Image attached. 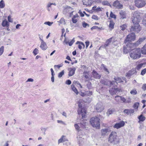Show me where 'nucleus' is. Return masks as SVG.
I'll return each mask as SVG.
<instances>
[{"mask_svg": "<svg viewBox=\"0 0 146 146\" xmlns=\"http://www.w3.org/2000/svg\"><path fill=\"white\" fill-rule=\"evenodd\" d=\"M101 66L103 68V69L107 72V74H109V72L108 69L106 67V66L104 64H102Z\"/></svg>", "mask_w": 146, "mask_h": 146, "instance_id": "nucleus-37", "label": "nucleus"}, {"mask_svg": "<svg viewBox=\"0 0 146 146\" xmlns=\"http://www.w3.org/2000/svg\"><path fill=\"white\" fill-rule=\"evenodd\" d=\"M40 47L43 50H46L47 48L46 43L43 40H42Z\"/></svg>", "mask_w": 146, "mask_h": 146, "instance_id": "nucleus-17", "label": "nucleus"}, {"mask_svg": "<svg viewBox=\"0 0 146 146\" xmlns=\"http://www.w3.org/2000/svg\"><path fill=\"white\" fill-rule=\"evenodd\" d=\"M111 42V40H108L106 42L105 44L104 45L102 46L101 47L104 48H106L108 46Z\"/></svg>", "mask_w": 146, "mask_h": 146, "instance_id": "nucleus-27", "label": "nucleus"}, {"mask_svg": "<svg viewBox=\"0 0 146 146\" xmlns=\"http://www.w3.org/2000/svg\"><path fill=\"white\" fill-rule=\"evenodd\" d=\"M65 137L64 136H62V137L58 140V143L59 144L63 142V137Z\"/></svg>", "mask_w": 146, "mask_h": 146, "instance_id": "nucleus-50", "label": "nucleus"}, {"mask_svg": "<svg viewBox=\"0 0 146 146\" xmlns=\"http://www.w3.org/2000/svg\"><path fill=\"white\" fill-rule=\"evenodd\" d=\"M95 108L98 112H101L104 109V107L101 103L97 104L95 106Z\"/></svg>", "mask_w": 146, "mask_h": 146, "instance_id": "nucleus-8", "label": "nucleus"}, {"mask_svg": "<svg viewBox=\"0 0 146 146\" xmlns=\"http://www.w3.org/2000/svg\"><path fill=\"white\" fill-rule=\"evenodd\" d=\"M93 77L96 79H99L101 76L95 70H93L92 72Z\"/></svg>", "mask_w": 146, "mask_h": 146, "instance_id": "nucleus-18", "label": "nucleus"}, {"mask_svg": "<svg viewBox=\"0 0 146 146\" xmlns=\"http://www.w3.org/2000/svg\"><path fill=\"white\" fill-rule=\"evenodd\" d=\"M91 29H100V27H98V26H94L93 27H92L91 28Z\"/></svg>", "mask_w": 146, "mask_h": 146, "instance_id": "nucleus-57", "label": "nucleus"}, {"mask_svg": "<svg viewBox=\"0 0 146 146\" xmlns=\"http://www.w3.org/2000/svg\"><path fill=\"white\" fill-rule=\"evenodd\" d=\"M123 52L125 54L127 53L128 52V51L127 49L124 47L123 48Z\"/></svg>", "mask_w": 146, "mask_h": 146, "instance_id": "nucleus-61", "label": "nucleus"}, {"mask_svg": "<svg viewBox=\"0 0 146 146\" xmlns=\"http://www.w3.org/2000/svg\"><path fill=\"white\" fill-rule=\"evenodd\" d=\"M92 18L93 19L96 20H98V17L96 15H93L92 17Z\"/></svg>", "mask_w": 146, "mask_h": 146, "instance_id": "nucleus-51", "label": "nucleus"}, {"mask_svg": "<svg viewBox=\"0 0 146 146\" xmlns=\"http://www.w3.org/2000/svg\"><path fill=\"white\" fill-rule=\"evenodd\" d=\"M111 131V130L110 128H105L102 129L101 131V135L104 136L106 135Z\"/></svg>", "mask_w": 146, "mask_h": 146, "instance_id": "nucleus-9", "label": "nucleus"}, {"mask_svg": "<svg viewBox=\"0 0 146 146\" xmlns=\"http://www.w3.org/2000/svg\"><path fill=\"white\" fill-rule=\"evenodd\" d=\"M74 42V39H72L69 42H68L69 45L70 46H71L72 45L73 43Z\"/></svg>", "mask_w": 146, "mask_h": 146, "instance_id": "nucleus-55", "label": "nucleus"}, {"mask_svg": "<svg viewBox=\"0 0 146 146\" xmlns=\"http://www.w3.org/2000/svg\"><path fill=\"white\" fill-rule=\"evenodd\" d=\"M71 88L72 90L76 94H78L79 92L78 91L77 89L74 86V85H72L71 86Z\"/></svg>", "mask_w": 146, "mask_h": 146, "instance_id": "nucleus-31", "label": "nucleus"}, {"mask_svg": "<svg viewBox=\"0 0 146 146\" xmlns=\"http://www.w3.org/2000/svg\"><path fill=\"white\" fill-rule=\"evenodd\" d=\"M115 111V110L114 109H110L108 110L107 114L108 116H109L110 114H112Z\"/></svg>", "mask_w": 146, "mask_h": 146, "instance_id": "nucleus-28", "label": "nucleus"}, {"mask_svg": "<svg viewBox=\"0 0 146 146\" xmlns=\"http://www.w3.org/2000/svg\"><path fill=\"white\" fill-rule=\"evenodd\" d=\"M130 93L132 94L136 95L137 93V92L136 89H134L131 91Z\"/></svg>", "mask_w": 146, "mask_h": 146, "instance_id": "nucleus-40", "label": "nucleus"}, {"mask_svg": "<svg viewBox=\"0 0 146 146\" xmlns=\"http://www.w3.org/2000/svg\"><path fill=\"white\" fill-rule=\"evenodd\" d=\"M139 104L138 102H136L133 105V107L135 109V111H137L138 107Z\"/></svg>", "mask_w": 146, "mask_h": 146, "instance_id": "nucleus-34", "label": "nucleus"}, {"mask_svg": "<svg viewBox=\"0 0 146 146\" xmlns=\"http://www.w3.org/2000/svg\"><path fill=\"white\" fill-rule=\"evenodd\" d=\"M119 14L121 19H124L126 18V13L125 11L121 10L119 12Z\"/></svg>", "mask_w": 146, "mask_h": 146, "instance_id": "nucleus-21", "label": "nucleus"}, {"mask_svg": "<svg viewBox=\"0 0 146 146\" xmlns=\"http://www.w3.org/2000/svg\"><path fill=\"white\" fill-rule=\"evenodd\" d=\"M125 123L123 121H121L119 123H116L113 126V127L118 129L124 126Z\"/></svg>", "mask_w": 146, "mask_h": 146, "instance_id": "nucleus-10", "label": "nucleus"}, {"mask_svg": "<svg viewBox=\"0 0 146 146\" xmlns=\"http://www.w3.org/2000/svg\"><path fill=\"white\" fill-rule=\"evenodd\" d=\"M71 83V81L70 80H68L66 82V83L68 85H70Z\"/></svg>", "mask_w": 146, "mask_h": 146, "instance_id": "nucleus-60", "label": "nucleus"}, {"mask_svg": "<svg viewBox=\"0 0 146 146\" xmlns=\"http://www.w3.org/2000/svg\"><path fill=\"white\" fill-rule=\"evenodd\" d=\"M142 88L144 91L146 90V84H144L143 85Z\"/></svg>", "mask_w": 146, "mask_h": 146, "instance_id": "nucleus-58", "label": "nucleus"}, {"mask_svg": "<svg viewBox=\"0 0 146 146\" xmlns=\"http://www.w3.org/2000/svg\"><path fill=\"white\" fill-rule=\"evenodd\" d=\"M38 50L36 48H35L33 52V54L35 55H36V54H38Z\"/></svg>", "mask_w": 146, "mask_h": 146, "instance_id": "nucleus-45", "label": "nucleus"}, {"mask_svg": "<svg viewBox=\"0 0 146 146\" xmlns=\"http://www.w3.org/2000/svg\"><path fill=\"white\" fill-rule=\"evenodd\" d=\"M109 141L114 144H116L118 142V139H117V133L116 132L112 131L109 135Z\"/></svg>", "mask_w": 146, "mask_h": 146, "instance_id": "nucleus-4", "label": "nucleus"}, {"mask_svg": "<svg viewBox=\"0 0 146 146\" xmlns=\"http://www.w3.org/2000/svg\"><path fill=\"white\" fill-rule=\"evenodd\" d=\"M77 138L79 144H80L81 143V142L82 141L83 138H82V137H80L79 135L77 136Z\"/></svg>", "mask_w": 146, "mask_h": 146, "instance_id": "nucleus-35", "label": "nucleus"}, {"mask_svg": "<svg viewBox=\"0 0 146 146\" xmlns=\"http://www.w3.org/2000/svg\"><path fill=\"white\" fill-rule=\"evenodd\" d=\"M53 22H50L49 21L46 22H44V24L45 25H48L49 26H51L52 24H53Z\"/></svg>", "mask_w": 146, "mask_h": 146, "instance_id": "nucleus-46", "label": "nucleus"}, {"mask_svg": "<svg viewBox=\"0 0 146 146\" xmlns=\"http://www.w3.org/2000/svg\"><path fill=\"white\" fill-rule=\"evenodd\" d=\"M146 72V68L143 69L141 72V75H143L145 74Z\"/></svg>", "mask_w": 146, "mask_h": 146, "instance_id": "nucleus-52", "label": "nucleus"}, {"mask_svg": "<svg viewBox=\"0 0 146 146\" xmlns=\"http://www.w3.org/2000/svg\"><path fill=\"white\" fill-rule=\"evenodd\" d=\"M137 62H136V63L137 66L135 67V70H139L143 66V65L144 64L141 63L137 64Z\"/></svg>", "mask_w": 146, "mask_h": 146, "instance_id": "nucleus-25", "label": "nucleus"}, {"mask_svg": "<svg viewBox=\"0 0 146 146\" xmlns=\"http://www.w3.org/2000/svg\"><path fill=\"white\" fill-rule=\"evenodd\" d=\"M120 96H117L115 97V100L117 102H118L119 101V99H120Z\"/></svg>", "mask_w": 146, "mask_h": 146, "instance_id": "nucleus-53", "label": "nucleus"}, {"mask_svg": "<svg viewBox=\"0 0 146 146\" xmlns=\"http://www.w3.org/2000/svg\"><path fill=\"white\" fill-rule=\"evenodd\" d=\"M135 36L134 33H132L127 35L126 39L125 40V42L126 43L128 41H134L135 40Z\"/></svg>", "mask_w": 146, "mask_h": 146, "instance_id": "nucleus-7", "label": "nucleus"}, {"mask_svg": "<svg viewBox=\"0 0 146 146\" xmlns=\"http://www.w3.org/2000/svg\"><path fill=\"white\" fill-rule=\"evenodd\" d=\"M76 70V68L75 67L69 68H68L69 76H71L73 75L75 73Z\"/></svg>", "mask_w": 146, "mask_h": 146, "instance_id": "nucleus-13", "label": "nucleus"}, {"mask_svg": "<svg viewBox=\"0 0 146 146\" xmlns=\"http://www.w3.org/2000/svg\"><path fill=\"white\" fill-rule=\"evenodd\" d=\"M59 22L60 24H63L64 25H65L66 24L65 20L63 18H61V19L60 20V21H59Z\"/></svg>", "mask_w": 146, "mask_h": 146, "instance_id": "nucleus-41", "label": "nucleus"}, {"mask_svg": "<svg viewBox=\"0 0 146 146\" xmlns=\"http://www.w3.org/2000/svg\"><path fill=\"white\" fill-rule=\"evenodd\" d=\"M9 23L6 20H4L2 22V25L3 27H8L9 26Z\"/></svg>", "mask_w": 146, "mask_h": 146, "instance_id": "nucleus-26", "label": "nucleus"}, {"mask_svg": "<svg viewBox=\"0 0 146 146\" xmlns=\"http://www.w3.org/2000/svg\"><path fill=\"white\" fill-rule=\"evenodd\" d=\"M64 70H63L61 72L59 73L58 74V77L59 78H60L62 76L64 75Z\"/></svg>", "mask_w": 146, "mask_h": 146, "instance_id": "nucleus-43", "label": "nucleus"}, {"mask_svg": "<svg viewBox=\"0 0 146 146\" xmlns=\"http://www.w3.org/2000/svg\"><path fill=\"white\" fill-rule=\"evenodd\" d=\"M110 16L111 17L114 19H116V17L115 15L113 14L112 11H111L110 14Z\"/></svg>", "mask_w": 146, "mask_h": 146, "instance_id": "nucleus-47", "label": "nucleus"}, {"mask_svg": "<svg viewBox=\"0 0 146 146\" xmlns=\"http://www.w3.org/2000/svg\"><path fill=\"white\" fill-rule=\"evenodd\" d=\"M5 6V4L4 1L2 0L0 2V8H3Z\"/></svg>", "mask_w": 146, "mask_h": 146, "instance_id": "nucleus-33", "label": "nucleus"}, {"mask_svg": "<svg viewBox=\"0 0 146 146\" xmlns=\"http://www.w3.org/2000/svg\"><path fill=\"white\" fill-rule=\"evenodd\" d=\"M4 50V47L3 46H1L0 48V56L3 53Z\"/></svg>", "mask_w": 146, "mask_h": 146, "instance_id": "nucleus-44", "label": "nucleus"}, {"mask_svg": "<svg viewBox=\"0 0 146 146\" xmlns=\"http://www.w3.org/2000/svg\"><path fill=\"white\" fill-rule=\"evenodd\" d=\"M57 121V122L58 123H60L64 125H66V124L64 122L61 120H58Z\"/></svg>", "mask_w": 146, "mask_h": 146, "instance_id": "nucleus-49", "label": "nucleus"}, {"mask_svg": "<svg viewBox=\"0 0 146 146\" xmlns=\"http://www.w3.org/2000/svg\"><path fill=\"white\" fill-rule=\"evenodd\" d=\"M120 100L123 101V102L125 103L126 101V99L124 98L122 96H120Z\"/></svg>", "mask_w": 146, "mask_h": 146, "instance_id": "nucleus-54", "label": "nucleus"}, {"mask_svg": "<svg viewBox=\"0 0 146 146\" xmlns=\"http://www.w3.org/2000/svg\"><path fill=\"white\" fill-rule=\"evenodd\" d=\"M82 25L85 28L87 26H89V25L87 23L84 22L82 23Z\"/></svg>", "mask_w": 146, "mask_h": 146, "instance_id": "nucleus-56", "label": "nucleus"}, {"mask_svg": "<svg viewBox=\"0 0 146 146\" xmlns=\"http://www.w3.org/2000/svg\"><path fill=\"white\" fill-rule=\"evenodd\" d=\"M141 51L140 48H136L133 49L130 53V57L133 59H136L139 58L141 56Z\"/></svg>", "mask_w": 146, "mask_h": 146, "instance_id": "nucleus-2", "label": "nucleus"}, {"mask_svg": "<svg viewBox=\"0 0 146 146\" xmlns=\"http://www.w3.org/2000/svg\"><path fill=\"white\" fill-rule=\"evenodd\" d=\"M100 119L97 117H92L90 120V122L93 127L99 128L100 127Z\"/></svg>", "mask_w": 146, "mask_h": 146, "instance_id": "nucleus-3", "label": "nucleus"}, {"mask_svg": "<svg viewBox=\"0 0 146 146\" xmlns=\"http://www.w3.org/2000/svg\"><path fill=\"white\" fill-rule=\"evenodd\" d=\"M136 72L135 69H132L126 74V76L127 77H130L134 74H136Z\"/></svg>", "mask_w": 146, "mask_h": 146, "instance_id": "nucleus-15", "label": "nucleus"}, {"mask_svg": "<svg viewBox=\"0 0 146 146\" xmlns=\"http://www.w3.org/2000/svg\"><path fill=\"white\" fill-rule=\"evenodd\" d=\"M134 112V110L133 109H125L123 111V112L127 115H130L131 114L133 113Z\"/></svg>", "mask_w": 146, "mask_h": 146, "instance_id": "nucleus-19", "label": "nucleus"}, {"mask_svg": "<svg viewBox=\"0 0 146 146\" xmlns=\"http://www.w3.org/2000/svg\"><path fill=\"white\" fill-rule=\"evenodd\" d=\"M79 13L81 17H83L84 16V14L81 12L80 10L79 11Z\"/></svg>", "mask_w": 146, "mask_h": 146, "instance_id": "nucleus-62", "label": "nucleus"}, {"mask_svg": "<svg viewBox=\"0 0 146 146\" xmlns=\"http://www.w3.org/2000/svg\"><path fill=\"white\" fill-rule=\"evenodd\" d=\"M76 44H79L78 45V48L80 50L82 49V48H84L85 47V45L82 42L79 41H77Z\"/></svg>", "mask_w": 146, "mask_h": 146, "instance_id": "nucleus-22", "label": "nucleus"}, {"mask_svg": "<svg viewBox=\"0 0 146 146\" xmlns=\"http://www.w3.org/2000/svg\"><path fill=\"white\" fill-rule=\"evenodd\" d=\"M8 20L9 22H13L12 20L11 19V17L10 16L8 17Z\"/></svg>", "mask_w": 146, "mask_h": 146, "instance_id": "nucleus-64", "label": "nucleus"}, {"mask_svg": "<svg viewBox=\"0 0 146 146\" xmlns=\"http://www.w3.org/2000/svg\"><path fill=\"white\" fill-rule=\"evenodd\" d=\"M78 113L79 114H81L82 118L85 117L86 113V111L85 109H78Z\"/></svg>", "mask_w": 146, "mask_h": 146, "instance_id": "nucleus-11", "label": "nucleus"}, {"mask_svg": "<svg viewBox=\"0 0 146 146\" xmlns=\"http://www.w3.org/2000/svg\"><path fill=\"white\" fill-rule=\"evenodd\" d=\"M127 47H129L130 48H134V47H136L135 43H129L127 44Z\"/></svg>", "mask_w": 146, "mask_h": 146, "instance_id": "nucleus-32", "label": "nucleus"}, {"mask_svg": "<svg viewBox=\"0 0 146 146\" xmlns=\"http://www.w3.org/2000/svg\"><path fill=\"white\" fill-rule=\"evenodd\" d=\"M146 39L145 37L140 38L138 41L135 42L136 46H137L143 42Z\"/></svg>", "mask_w": 146, "mask_h": 146, "instance_id": "nucleus-16", "label": "nucleus"}, {"mask_svg": "<svg viewBox=\"0 0 146 146\" xmlns=\"http://www.w3.org/2000/svg\"><path fill=\"white\" fill-rule=\"evenodd\" d=\"M140 14V13L138 11H135L133 13L132 19L134 25L131 28V32L138 33L141 30V27L139 24L141 20Z\"/></svg>", "mask_w": 146, "mask_h": 146, "instance_id": "nucleus-1", "label": "nucleus"}, {"mask_svg": "<svg viewBox=\"0 0 146 146\" xmlns=\"http://www.w3.org/2000/svg\"><path fill=\"white\" fill-rule=\"evenodd\" d=\"M127 27V26L125 24H123L120 26V27L122 30L124 31L126 29Z\"/></svg>", "mask_w": 146, "mask_h": 146, "instance_id": "nucleus-42", "label": "nucleus"}, {"mask_svg": "<svg viewBox=\"0 0 146 146\" xmlns=\"http://www.w3.org/2000/svg\"><path fill=\"white\" fill-rule=\"evenodd\" d=\"M117 91V88L112 89L109 90L110 93L111 95L116 94Z\"/></svg>", "mask_w": 146, "mask_h": 146, "instance_id": "nucleus-24", "label": "nucleus"}, {"mask_svg": "<svg viewBox=\"0 0 146 146\" xmlns=\"http://www.w3.org/2000/svg\"><path fill=\"white\" fill-rule=\"evenodd\" d=\"M138 119L140 121H143L145 120V117L141 115L138 117Z\"/></svg>", "mask_w": 146, "mask_h": 146, "instance_id": "nucleus-39", "label": "nucleus"}, {"mask_svg": "<svg viewBox=\"0 0 146 146\" xmlns=\"http://www.w3.org/2000/svg\"><path fill=\"white\" fill-rule=\"evenodd\" d=\"M86 120H83L80 122V124H79V125L78 124H76L74 125V127L76 129L79 131L81 130V129H80L81 127L82 128H84L85 127V126L86 125Z\"/></svg>", "mask_w": 146, "mask_h": 146, "instance_id": "nucleus-6", "label": "nucleus"}, {"mask_svg": "<svg viewBox=\"0 0 146 146\" xmlns=\"http://www.w3.org/2000/svg\"><path fill=\"white\" fill-rule=\"evenodd\" d=\"M134 3L135 6L139 8L144 7L146 5L145 0H135Z\"/></svg>", "mask_w": 146, "mask_h": 146, "instance_id": "nucleus-5", "label": "nucleus"}, {"mask_svg": "<svg viewBox=\"0 0 146 146\" xmlns=\"http://www.w3.org/2000/svg\"><path fill=\"white\" fill-rule=\"evenodd\" d=\"M114 79L116 81L117 83V82L119 83L122 82L121 78L119 77H115L114 78Z\"/></svg>", "mask_w": 146, "mask_h": 146, "instance_id": "nucleus-36", "label": "nucleus"}, {"mask_svg": "<svg viewBox=\"0 0 146 146\" xmlns=\"http://www.w3.org/2000/svg\"><path fill=\"white\" fill-rule=\"evenodd\" d=\"M86 94L88 96H90L92 94V92L91 91H88L86 92Z\"/></svg>", "mask_w": 146, "mask_h": 146, "instance_id": "nucleus-48", "label": "nucleus"}, {"mask_svg": "<svg viewBox=\"0 0 146 146\" xmlns=\"http://www.w3.org/2000/svg\"><path fill=\"white\" fill-rule=\"evenodd\" d=\"M141 50L142 54H146V43Z\"/></svg>", "mask_w": 146, "mask_h": 146, "instance_id": "nucleus-29", "label": "nucleus"}, {"mask_svg": "<svg viewBox=\"0 0 146 146\" xmlns=\"http://www.w3.org/2000/svg\"><path fill=\"white\" fill-rule=\"evenodd\" d=\"M143 24L146 26V13L144 15L142 21Z\"/></svg>", "mask_w": 146, "mask_h": 146, "instance_id": "nucleus-38", "label": "nucleus"}, {"mask_svg": "<svg viewBox=\"0 0 146 146\" xmlns=\"http://www.w3.org/2000/svg\"><path fill=\"white\" fill-rule=\"evenodd\" d=\"M83 75L86 79H89V74H84Z\"/></svg>", "mask_w": 146, "mask_h": 146, "instance_id": "nucleus-59", "label": "nucleus"}, {"mask_svg": "<svg viewBox=\"0 0 146 146\" xmlns=\"http://www.w3.org/2000/svg\"><path fill=\"white\" fill-rule=\"evenodd\" d=\"M79 16L77 14L74 15L72 18V21L73 23H76L78 21Z\"/></svg>", "mask_w": 146, "mask_h": 146, "instance_id": "nucleus-20", "label": "nucleus"}, {"mask_svg": "<svg viewBox=\"0 0 146 146\" xmlns=\"http://www.w3.org/2000/svg\"><path fill=\"white\" fill-rule=\"evenodd\" d=\"M83 4L86 5H90L92 3V1L91 0H84L83 1Z\"/></svg>", "mask_w": 146, "mask_h": 146, "instance_id": "nucleus-23", "label": "nucleus"}, {"mask_svg": "<svg viewBox=\"0 0 146 146\" xmlns=\"http://www.w3.org/2000/svg\"><path fill=\"white\" fill-rule=\"evenodd\" d=\"M110 23L109 25V28L111 30L113 29L114 28V23L113 21H110Z\"/></svg>", "mask_w": 146, "mask_h": 146, "instance_id": "nucleus-30", "label": "nucleus"}, {"mask_svg": "<svg viewBox=\"0 0 146 146\" xmlns=\"http://www.w3.org/2000/svg\"><path fill=\"white\" fill-rule=\"evenodd\" d=\"M113 5L118 9H122L123 7V5L121 4L118 1H116L114 2Z\"/></svg>", "mask_w": 146, "mask_h": 146, "instance_id": "nucleus-12", "label": "nucleus"}, {"mask_svg": "<svg viewBox=\"0 0 146 146\" xmlns=\"http://www.w3.org/2000/svg\"><path fill=\"white\" fill-rule=\"evenodd\" d=\"M33 81H34L33 79L32 78H30L28 79L26 81V82H33Z\"/></svg>", "mask_w": 146, "mask_h": 146, "instance_id": "nucleus-63", "label": "nucleus"}, {"mask_svg": "<svg viewBox=\"0 0 146 146\" xmlns=\"http://www.w3.org/2000/svg\"><path fill=\"white\" fill-rule=\"evenodd\" d=\"M104 84L105 85L110 86L111 85H114L115 86H116L117 84V83L116 81H113L112 82H111L110 81H108L107 82H105Z\"/></svg>", "mask_w": 146, "mask_h": 146, "instance_id": "nucleus-14", "label": "nucleus"}]
</instances>
